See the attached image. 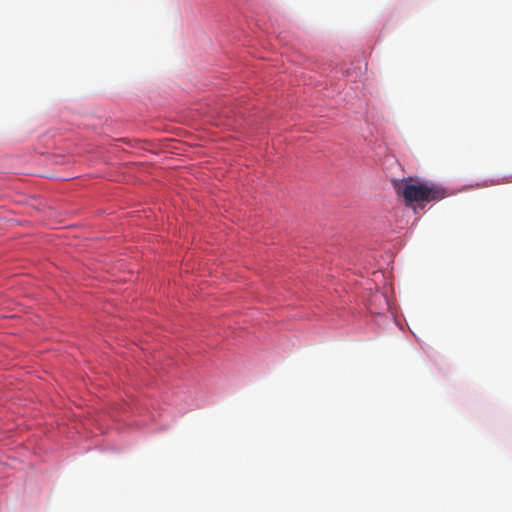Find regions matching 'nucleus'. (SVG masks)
I'll return each instance as SVG.
<instances>
[{
  "label": "nucleus",
  "instance_id": "obj_1",
  "mask_svg": "<svg viewBox=\"0 0 512 512\" xmlns=\"http://www.w3.org/2000/svg\"><path fill=\"white\" fill-rule=\"evenodd\" d=\"M394 188L397 194L404 198L407 205L414 202L438 201L446 197V191L441 186L413 181L411 178L408 181L395 183Z\"/></svg>",
  "mask_w": 512,
  "mask_h": 512
}]
</instances>
